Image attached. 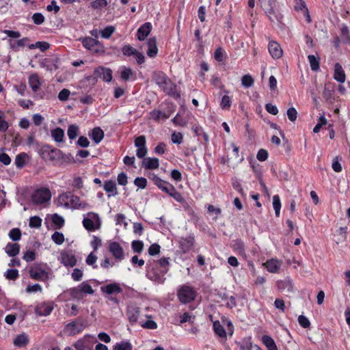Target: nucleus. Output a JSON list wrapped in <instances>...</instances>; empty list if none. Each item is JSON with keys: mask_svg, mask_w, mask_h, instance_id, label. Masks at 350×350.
Wrapping results in <instances>:
<instances>
[{"mask_svg": "<svg viewBox=\"0 0 350 350\" xmlns=\"http://www.w3.org/2000/svg\"><path fill=\"white\" fill-rule=\"evenodd\" d=\"M47 265L44 263H34L29 270L31 278L36 280L46 281L49 279V273L46 271Z\"/></svg>", "mask_w": 350, "mask_h": 350, "instance_id": "nucleus-1", "label": "nucleus"}, {"mask_svg": "<svg viewBox=\"0 0 350 350\" xmlns=\"http://www.w3.org/2000/svg\"><path fill=\"white\" fill-rule=\"evenodd\" d=\"M83 46L94 54H103L105 53L104 45L98 40L92 37L81 38L79 39Z\"/></svg>", "mask_w": 350, "mask_h": 350, "instance_id": "nucleus-2", "label": "nucleus"}, {"mask_svg": "<svg viewBox=\"0 0 350 350\" xmlns=\"http://www.w3.org/2000/svg\"><path fill=\"white\" fill-rule=\"evenodd\" d=\"M259 2L271 22L280 21V16L275 9V0H259Z\"/></svg>", "mask_w": 350, "mask_h": 350, "instance_id": "nucleus-3", "label": "nucleus"}, {"mask_svg": "<svg viewBox=\"0 0 350 350\" xmlns=\"http://www.w3.org/2000/svg\"><path fill=\"white\" fill-rule=\"evenodd\" d=\"M146 276L148 279L159 284H162L165 280V275L167 269H161L152 264L147 265Z\"/></svg>", "mask_w": 350, "mask_h": 350, "instance_id": "nucleus-4", "label": "nucleus"}, {"mask_svg": "<svg viewBox=\"0 0 350 350\" xmlns=\"http://www.w3.org/2000/svg\"><path fill=\"white\" fill-rule=\"evenodd\" d=\"M87 326V321L81 318L72 321L67 323L64 328V332L68 336H75L81 332Z\"/></svg>", "mask_w": 350, "mask_h": 350, "instance_id": "nucleus-5", "label": "nucleus"}, {"mask_svg": "<svg viewBox=\"0 0 350 350\" xmlns=\"http://www.w3.org/2000/svg\"><path fill=\"white\" fill-rule=\"evenodd\" d=\"M98 78L106 82L111 81L112 79V70L110 68L98 66L94 69L93 75L87 77L86 79L88 81L94 84Z\"/></svg>", "mask_w": 350, "mask_h": 350, "instance_id": "nucleus-6", "label": "nucleus"}, {"mask_svg": "<svg viewBox=\"0 0 350 350\" xmlns=\"http://www.w3.org/2000/svg\"><path fill=\"white\" fill-rule=\"evenodd\" d=\"M51 193L47 187H40L34 191L31 200L36 205L44 204L51 200Z\"/></svg>", "mask_w": 350, "mask_h": 350, "instance_id": "nucleus-7", "label": "nucleus"}, {"mask_svg": "<svg viewBox=\"0 0 350 350\" xmlns=\"http://www.w3.org/2000/svg\"><path fill=\"white\" fill-rule=\"evenodd\" d=\"M196 293L194 288L188 285L182 286L177 293L179 301L183 304H187L195 299Z\"/></svg>", "mask_w": 350, "mask_h": 350, "instance_id": "nucleus-8", "label": "nucleus"}, {"mask_svg": "<svg viewBox=\"0 0 350 350\" xmlns=\"http://www.w3.org/2000/svg\"><path fill=\"white\" fill-rule=\"evenodd\" d=\"M276 286L280 292L285 293L287 295H290L294 292V285L293 280L288 277L277 281Z\"/></svg>", "mask_w": 350, "mask_h": 350, "instance_id": "nucleus-9", "label": "nucleus"}, {"mask_svg": "<svg viewBox=\"0 0 350 350\" xmlns=\"http://www.w3.org/2000/svg\"><path fill=\"white\" fill-rule=\"evenodd\" d=\"M166 110L152 111L150 117L154 120H166L174 111V107L172 104H166Z\"/></svg>", "mask_w": 350, "mask_h": 350, "instance_id": "nucleus-10", "label": "nucleus"}, {"mask_svg": "<svg viewBox=\"0 0 350 350\" xmlns=\"http://www.w3.org/2000/svg\"><path fill=\"white\" fill-rule=\"evenodd\" d=\"M134 143L135 146L137 148L136 156L139 159L145 157L148 152V148L146 146V137L144 135H140L135 137Z\"/></svg>", "mask_w": 350, "mask_h": 350, "instance_id": "nucleus-11", "label": "nucleus"}, {"mask_svg": "<svg viewBox=\"0 0 350 350\" xmlns=\"http://www.w3.org/2000/svg\"><path fill=\"white\" fill-rule=\"evenodd\" d=\"M108 250L116 260L121 261L124 258L123 248L119 243L112 241L109 243Z\"/></svg>", "mask_w": 350, "mask_h": 350, "instance_id": "nucleus-12", "label": "nucleus"}, {"mask_svg": "<svg viewBox=\"0 0 350 350\" xmlns=\"http://www.w3.org/2000/svg\"><path fill=\"white\" fill-rule=\"evenodd\" d=\"M152 79L160 88H168L171 85V81L162 71L154 72Z\"/></svg>", "mask_w": 350, "mask_h": 350, "instance_id": "nucleus-13", "label": "nucleus"}, {"mask_svg": "<svg viewBox=\"0 0 350 350\" xmlns=\"http://www.w3.org/2000/svg\"><path fill=\"white\" fill-rule=\"evenodd\" d=\"M195 237L193 234H189L186 237H181L178 241L179 248L183 253L190 251L194 245Z\"/></svg>", "mask_w": 350, "mask_h": 350, "instance_id": "nucleus-14", "label": "nucleus"}, {"mask_svg": "<svg viewBox=\"0 0 350 350\" xmlns=\"http://www.w3.org/2000/svg\"><path fill=\"white\" fill-rule=\"evenodd\" d=\"M92 344V337L90 335H85L75 342L73 346L76 350H90Z\"/></svg>", "mask_w": 350, "mask_h": 350, "instance_id": "nucleus-15", "label": "nucleus"}, {"mask_svg": "<svg viewBox=\"0 0 350 350\" xmlns=\"http://www.w3.org/2000/svg\"><path fill=\"white\" fill-rule=\"evenodd\" d=\"M268 51L273 59H279L283 55V51L281 46L276 41L271 40L269 42Z\"/></svg>", "mask_w": 350, "mask_h": 350, "instance_id": "nucleus-16", "label": "nucleus"}, {"mask_svg": "<svg viewBox=\"0 0 350 350\" xmlns=\"http://www.w3.org/2000/svg\"><path fill=\"white\" fill-rule=\"evenodd\" d=\"M53 309V305L50 302H43L35 308V312L38 316H47L51 314Z\"/></svg>", "mask_w": 350, "mask_h": 350, "instance_id": "nucleus-17", "label": "nucleus"}, {"mask_svg": "<svg viewBox=\"0 0 350 350\" xmlns=\"http://www.w3.org/2000/svg\"><path fill=\"white\" fill-rule=\"evenodd\" d=\"M100 291L107 295H113L122 293V289L120 287V284L117 282H113L105 286H102L100 287Z\"/></svg>", "mask_w": 350, "mask_h": 350, "instance_id": "nucleus-18", "label": "nucleus"}, {"mask_svg": "<svg viewBox=\"0 0 350 350\" xmlns=\"http://www.w3.org/2000/svg\"><path fill=\"white\" fill-rule=\"evenodd\" d=\"M282 265V261L276 258H271L264 263V266L270 273H278Z\"/></svg>", "mask_w": 350, "mask_h": 350, "instance_id": "nucleus-19", "label": "nucleus"}, {"mask_svg": "<svg viewBox=\"0 0 350 350\" xmlns=\"http://www.w3.org/2000/svg\"><path fill=\"white\" fill-rule=\"evenodd\" d=\"M152 24L149 22L144 23L137 31V38L139 40L143 41L150 34L152 30Z\"/></svg>", "mask_w": 350, "mask_h": 350, "instance_id": "nucleus-20", "label": "nucleus"}, {"mask_svg": "<svg viewBox=\"0 0 350 350\" xmlns=\"http://www.w3.org/2000/svg\"><path fill=\"white\" fill-rule=\"evenodd\" d=\"M151 180L157 187H158L162 191L166 193H167L168 191H170V187L172 186V184L161 179L156 174L152 175Z\"/></svg>", "mask_w": 350, "mask_h": 350, "instance_id": "nucleus-21", "label": "nucleus"}, {"mask_svg": "<svg viewBox=\"0 0 350 350\" xmlns=\"http://www.w3.org/2000/svg\"><path fill=\"white\" fill-rule=\"evenodd\" d=\"M61 262L66 267H74L77 263V259L72 254L63 252L61 254Z\"/></svg>", "mask_w": 350, "mask_h": 350, "instance_id": "nucleus-22", "label": "nucleus"}, {"mask_svg": "<svg viewBox=\"0 0 350 350\" xmlns=\"http://www.w3.org/2000/svg\"><path fill=\"white\" fill-rule=\"evenodd\" d=\"M103 189L107 192L109 198L115 196L118 194L116 185L113 180H106L103 185Z\"/></svg>", "mask_w": 350, "mask_h": 350, "instance_id": "nucleus-23", "label": "nucleus"}, {"mask_svg": "<svg viewBox=\"0 0 350 350\" xmlns=\"http://www.w3.org/2000/svg\"><path fill=\"white\" fill-rule=\"evenodd\" d=\"M147 55L150 57H154L158 53L157 40L155 37L150 38L147 42Z\"/></svg>", "mask_w": 350, "mask_h": 350, "instance_id": "nucleus-24", "label": "nucleus"}, {"mask_svg": "<svg viewBox=\"0 0 350 350\" xmlns=\"http://www.w3.org/2000/svg\"><path fill=\"white\" fill-rule=\"evenodd\" d=\"M88 207V204L86 202H82L80 200L79 197L77 196H74L72 194L70 195V207L75 209L82 208L85 209Z\"/></svg>", "mask_w": 350, "mask_h": 350, "instance_id": "nucleus-25", "label": "nucleus"}, {"mask_svg": "<svg viewBox=\"0 0 350 350\" xmlns=\"http://www.w3.org/2000/svg\"><path fill=\"white\" fill-rule=\"evenodd\" d=\"M20 245L16 243H8L5 247V252L10 257H14L19 254Z\"/></svg>", "mask_w": 350, "mask_h": 350, "instance_id": "nucleus-26", "label": "nucleus"}, {"mask_svg": "<svg viewBox=\"0 0 350 350\" xmlns=\"http://www.w3.org/2000/svg\"><path fill=\"white\" fill-rule=\"evenodd\" d=\"M142 166L146 170L157 169L159 166V161L157 158H145L142 162Z\"/></svg>", "mask_w": 350, "mask_h": 350, "instance_id": "nucleus-27", "label": "nucleus"}, {"mask_svg": "<svg viewBox=\"0 0 350 350\" xmlns=\"http://www.w3.org/2000/svg\"><path fill=\"white\" fill-rule=\"evenodd\" d=\"M334 78L340 83H343L345 81L346 76L345 72L339 63H336L334 65Z\"/></svg>", "mask_w": 350, "mask_h": 350, "instance_id": "nucleus-28", "label": "nucleus"}, {"mask_svg": "<svg viewBox=\"0 0 350 350\" xmlns=\"http://www.w3.org/2000/svg\"><path fill=\"white\" fill-rule=\"evenodd\" d=\"M59 150L56 148H51L49 146H44L41 148V152L42 156H49L51 160H54L56 157L58 156Z\"/></svg>", "mask_w": 350, "mask_h": 350, "instance_id": "nucleus-29", "label": "nucleus"}, {"mask_svg": "<svg viewBox=\"0 0 350 350\" xmlns=\"http://www.w3.org/2000/svg\"><path fill=\"white\" fill-rule=\"evenodd\" d=\"M89 136L94 143L98 144L104 137V132L100 127H95L92 129Z\"/></svg>", "mask_w": 350, "mask_h": 350, "instance_id": "nucleus-30", "label": "nucleus"}, {"mask_svg": "<svg viewBox=\"0 0 350 350\" xmlns=\"http://www.w3.org/2000/svg\"><path fill=\"white\" fill-rule=\"evenodd\" d=\"M213 328L217 336L221 338H226V331L219 321L213 322Z\"/></svg>", "mask_w": 350, "mask_h": 350, "instance_id": "nucleus-31", "label": "nucleus"}, {"mask_svg": "<svg viewBox=\"0 0 350 350\" xmlns=\"http://www.w3.org/2000/svg\"><path fill=\"white\" fill-rule=\"evenodd\" d=\"M262 342L265 345L267 350H278L277 345L274 340L268 335H264L262 336Z\"/></svg>", "mask_w": 350, "mask_h": 350, "instance_id": "nucleus-32", "label": "nucleus"}, {"mask_svg": "<svg viewBox=\"0 0 350 350\" xmlns=\"http://www.w3.org/2000/svg\"><path fill=\"white\" fill-rule=\"evenodd\" d=\"M323 96L325 100L329 103H333L338 98L334 89H324Z\"/></svg>", "mask_w": 350, "mask_h": 350, "instance_id": "nucleus-33", "label": "nucleus"}, {"mask_svg": "<svg viewBox=\"0 0 350 350\" xmlns=\"http://www.w3.org/2000/svg\"><path fill=\"white\" fill-rule=\"evenodd\" d=\"M308 59L310 64V68L312 71H317L320 68V58L314 55H309Z\"/></svg>", "mask_w": 350, "mask_h": 350, "instance_id": "nucleus-34", "label": "nucleus"}, {"mask_svg": "<svg viewBox=\"0 0 350 350\" xmlns=\"http://www.w3.org/2000/svg\"><path fill=\"white\" fill-rule=\"evenodd\" d=\"M126 315L129 321L134 323L137 321L139 317V310L137 308L130 307L128 308Z\"/></svg>", "mask_w": 350, "mask_h": 350, "instance_id": "nucleus-35", "label": "nucleus"}, {"mask_svg": "<svg viewBox=\"0 0 350 350\" xmlns=\"http://www.w3.org/2000/svg\"><path fill=\"white\" fill-rule=\"evenodd\" d=\"M29 342L28 337L26 334H22L18 335L14 340L15 346L18 347H23L27 345Z\"/></svg>", "mask_w": 350, "mask_h": 350, "instance_id": "nucleus-36", "label": "nucleus"}, {"mask_svg": "<svg viewBox=\"0 0 350 350\" xmlns=\"http://www.w3.org/2000/svg\"><path fill=\"white\" fill-rule=\"evenodd\" d=\"M51 136L56 142H62L64 137V131L58 127L51 131Z\"/></svg>", "mask_w": 350, "mask_h": 350, "instance_id": "nucleus-37", "label": "nucleus"}, {"mask_svg": "<svg viewBox=\"0 0 350 350\" xmlns=\"http://www.w3.org/2000/svg\"><path fill=\"white\" fill-rule=\"evenodd\" d=\"M70 192L63 193L58 197V203L65 206L66 208L70 207Z\"/></svg>", "mask_w": 350, "mask_h": 350, "instance_id": "nucleus-38", "label": "nucleus"}, {"mask_svg": "<svg viewBox=\"0 0 350 350\" xmlns=\"http://www.w3.org/2000/svg\"><path fill=\"white\" fill-rule=\"evenodd\" d=\"M214 58L218 62H224L227 58V54L223 48L218 47L214 53Z\"/></svg>", "mask_w": 350, "mask_h": 350, "instance_id": "nucleus-39", "label": "nucleus"}, {"mask_svg": "<svg viewBox=\"0 0 350 350\" xmlns=\"http://www.w3.org/2000/svg\"><path fill=\"white\" fill-rule=\"evenodd\" d=\"M33 96L36 99L49 98V92L46 89H32Z\"/></svg>", "mask_w": 350, "mask_h": 350, "instance_id": "nucleus-40", "label": "nucleus"}, {"mask_svg": "<svg viewBox=\"0 0 350 350\" xmlns=\"http://www.w3.org/2000/svg\"><path fill=\"white\" fill-rule=\"evenodd\" d=\"M232 248L234 251L241 255H245V244L241 239H237L234 241Z\"/></svg>", "mask_w": 350, "mask_h": 350, "instance_id": "nucleus-41", "label": "nucleus"}, {"mask_svg": "<svg viewBox=\"0 0 350 350\" xmlns=\"http://www.w3.org/2000/svg\"><path fill=\"white\" fill-rule=\"evenodd\" d=\"M167 194L178 202H183L184 201V198L181 193L178 192L173 185L170 187V191Z\"/></svg>", "mask_w": 350, "mask_h": 350, "instance_id": "nucleus-42", "label": "nucleus"}, {"mask_svg": "<svg viewBox=\"0 0 350 350\" xmlns=\"http://www.w3.org/2000/svg\"><path fill=\"white\" fill-rule=\"evenodd\" d=\"M21 230L18 228H14L10 230L8 237L13 241H18L21 239Z\"/></svg>", "mask_w": 350, "mask_h": 350, "instance_id": "nucleus-43", "label": "nucleus"}, {"mask_svg": "<svg viewBox=\"0 0 350 350\" xmlns=\"http://www.w3.org/2000/svg\"><path fill=\"white\" fill-rule=\"evenodd\" d=\"M27 154L25 152L20 153L16 156L14 163L18 168H22L25 165V159Z\"/></svg>", "mask_w": 350, "mask_h": 350, "instance_id": "nucleus-44", "label": "nucleus"}, {"mask_svg": "<svg viewBox=\"0 0 350 350\" xmlns=\"http://www.w3.org/2000/svg\"><path fill=\"white\" fill-rule=\"evenodd\" d=\"M30 88H40L41 85L40 78L38 74H33L29 77Z\"/></svg>", "mask_w": 350, "mask_h": 350, "instance_id": "nucleus-45", "label": "nucleus"}, {"mask_svg": "<svg viewBox=\"0 0 350 350\" xmlns=\"http://www.w3.org/2000/svg\"><path fill=\"white\" fill-rule=\"evenodd\" d=\"M79 286L81 288L83 295L87 294L93 295L94 293V289L88 281L83 282L81 284L79 285Z\"/></svg>", "mask_w": 350, "mask_h": 350, "instance_id": "nucleus-46", "label": "nucleus"}, {"mask_svg": "<svg viewBox=\"0 0 350 350\" xmlns=\"http://www.w3.org/2000/svg\"><path fill=\"white\" fill-rule=\"evenodd\" d=\"M116 28L114 26H107L100 31V36L103 38L109 39L112 34L115 32Z\"/></svg>", "mask_w": 350, "mask_h": 350, "instance_id": "nucleus-47", "label": "nucleus"}, {"mask_svg": "<svg viewBox=\"0 0 350 350\" xmlns=\"http://www.w3.org/2000/svg\"><path fill=\"white\" fill-rule=\"evenodd\" d=\"M79 133V127L75 124H71L68 128L67 134L70 139H74L77 137Z\"/></svg>", "mask_w": 350, "mask_h": 350, "instance_id": "nucleus-48", "label": "nucleus"}, {"mask_svg": "<svg viewBox=\"0 0 350 350\" xmlns=\"http://www.w3.org/2000/svg\"><path fill=\"white\" fill-rule=\"evenodd\" d=\"M273 207L275 210V216L279 217L281 208V202L279 196L275 195L273 197Z\"/></svg>", "mask_w": 350, "mask_h": 350, "instance_id": "nucleus-49", "label": "nucleus"}, {"mask_svg": "<svg viewBox=\"0 0 350 350\" xmlns=\"http://www.w3.org/2000/svg\"><path fill=\"white\" fill-rule=\"evenodd\" d=\"M36 258V254L34 250H27L23 253V259L25 260L26 262H31L33 261Z\"/></svg>", "mask_w": 350, "mask_h": 350, "instance_id": "nucleus-50", "label": "nucleus"}, {"mask_svg": "<svg viewBox=\"0 0 350 350\" xmlns=\"http://www.w3.org/2000/svg\"><path fill=\"white\" fill-rule=\"evenodd\" d=\"M9 126L10 125L5 118V113L2 111H0V132H6Z\"/></svg>", "mask_w": 350, "mask_h": 350, "instance_id": "nucleus-51", "label": "nucleus"}, {"mask_svg": "<svg viewBox=\"0 0 350 350\" xmlns=\"http://www.w3.org/2000/svg\"><path fill=\"white\" fill-rule=\"evenodd\" d=\"M113 350H132V345L128 341H122L114 345Z\"/></svg>", "mask_w": 350, "mask_h": 350, "instance_id": "nucleus-52", "label": "nucleus"}, {"mask_svg": "<svg viewBox=\"0 0 350 350\" xmlns=\"http://www.w3.org/2000/svg\"><path fill=\"white\" fill-rule=\"evenodd\" d=\"M70 296L75 299H83L84 295L82 293V291L79 286L77 287L70 288Z\"/></svg>", "mask_w": 350, "mask_h": 350, "instance_id": "nucleus-53", "label": "nucleus"}, {"mask_svg": "<svg viewBox=\"0 0 350 350\" xmlns=\"http://www.w3.org/2000/svg\"><path fill=\"white\" fill-rule=\"evenodd\" d=\"M108 2L107 0H94L90 3L91 7L94 10H99L107 6Z\"/></svg>", "mask_w": 350, "mask_h": 350, "instance_id": "nucleus-54", "label": "nucleus"}, {"mask_svg": "<svg viewBox=\"0 0 350 350\" xmlns=\"http://www.w3.org/2000/svg\"><path fill=\"white\" fill-rule=\"evenodd\" d=\"M295 8V10H302L304 9L305 10V12H306L305 15H306V16L307 18V21L308 23H310L311 21L308 10V8H306V3H305V2L303 0H299L297 3V4H296Z\"/></svg>", "mask_w": 350, "mask_h": 350, "instance_id": "nucleus-55", "label": "nucleus"}, {"mask_svg": "<svg viewBox=\"0 0 350 350\" xmlns=\"http://www.w3.org/2000/svg\"><path fill=\"white\" fill-rule=\"evenodd\" d=\"M231 98L228 95H224L221 100L220 107L224 110H228L231 106Z\"/></svg>", "mask_w": 350, "mask_h": 350, "instance_id": "nucleus-56", "label": "nucleus"}, {"mask_svg": "<svg viewBox=\"0 0 350 350\" xmlns=\"http://www.w3.org/2000/svg\"><path fill=\"white\" fill-rule=\"evenodd\" d=\"M29 40V38H23L15 42L14 44L11 43V48L14 51H18L20 47H24L26 42Z\"/></svg>", "mask_w": 350, "mask_h": 350, "instance_id": "nucleus-57", "label": "nucleus"}, {"mask_svg": "<svg viewBox=\"0 0 350 350\" xmlns=\"http://www.w3.org/2000/svg\"><path fill=\"white\" fill-rule=\"evenodd\" d=\"M154 266H157V267L161 268V269H167V266L169 265V258H162L158 261L154 262L151 263Z\"/></svg>", "mask_w": 350, "mask_h": 350, "instance_id": "nucleus-58", "label": "nucleus"}, {"mask_svg": "<svg viewBox=\"0 0 350 350\" xmlns=\"http://www.w3.org/2000/svg\"><path fill=\"white\" fill-rule=\"evenodd\" d=\"M241 84L245 88L251 87L254 84V79L249 74L245 75L241 78Z\"/></svg>", "mask_w": 350, "mask_h": 350, "instance_id": "nucleus-59", "label": "nucleus"}, {"mask_svg": "<svg viewBox=\"0 0 350 350\" xmlns=\"http://www.w3.org/2000/svg\"><path fill=\"white\" fill-rule=\"evenodd\" d=\"M18 271L17 269H8L5 273V277L8 280H15L18 278Z\"/></svg>", "mask_w": 350, "mask_h": 350, "instance_id": "nucleus-60", "label": "nucleus"}, {"mask_svg": "<svg viewBox=\"0 0 350 350\" xmlns=\"http://www.w3.org/2000/svg\"><path fill=\"white\" fill-rule=\"evenodd\" d=\"M52 221L55 225V228H62L64 224V218L57 214H54L52 216Z\"/></svg>", "mask_w": 350, "mask_h": 350, "instance_id": "nucleus-61", "label": "nucleus"}, {"mask_svg": "<svg viewBox=\"0 0 350 350\" xmlns=\"http://www.w3.org/2000/svg\"><path fill=\"white\" fill-rule=\"evenodd\" d=\"M51 239H52L53 241L57 245H61L64 241V234L62 232H59L57 231L55 232L52 234Z\"/></svg>", "mask_w": 350, "mask_h": 350, "instance_id": "nucleus-62", "label": "nucleus"}, {"mask_svg": "<svg viewBox=\"0 0 350 350\" xmlns=\"http://www.w3.org/2000/svg\"><path fill=\"white\" fill-rule=\"evenodd\" d=\"M42 219L38 216L31 217L29 219V226L30 228H39L41 226Z\"/></svg>", "mask_w": 350, "mask_h": 350, "instance_id": "nucleus-63", "label": "nucleus"}, {"mask_svg": "<svg viewBox=\"0 0 350 350\" xmlns=\"http://www.w3.org/2000/svg\"><path fill=\"white\" fill-rule=\"evenodd\" d=\"M122 53L126 56L134 55L137 53V50L131 45H124L122 49Z\"/></svg>", "mask_w": 350, "mask_h": 350, "instance_id": "nucleus-64", "label": "nucleus"}]
</instances>
